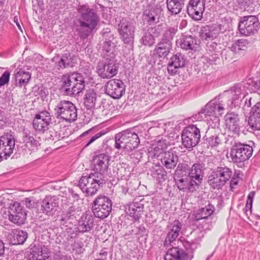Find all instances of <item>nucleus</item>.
I'll return each instance as SVG.
<instances>
[{
  "label": "nucleus",
  "instance_id": "obj_13",
  "mask_svg": "<svg viewBox=\"0 0 260 260\" xmlns=\"http://www.w3.org/2000/svg\"><path fill=\"white\" fill-rule=\"evenodd\" d=\"M207 158L206 156H200L195 163L190 165V178L194 179L195 182L197 181V186H199L202 182L206 170L205 162Z\"/></svg>",
  "mask_w": 260,
  "mask_h": 260
},
{
  "label": "nucleus",
  "instance_id": "obj_38",
  "mask_svg": "<svg viewBox=\"0 0 260 260\" xmlns=\"http://www.w3.org/2000/svg\"><path fill=\"white\" fill-rule=\"evenodd\" d=\"M215 208L214 205L208 203V205L205 206L204 208H201L197 211L195 215V218L197 220H199L202 219H207L211 216L214 212Z\"/></svg>",
  "mask_w": 260,
  "mask_h": 260
},
{
  "label": "nucleus",
  "instance_id": "obj_18",
  "mask_svg": "<svg viewBox=\"0 0 260 260\" xmlns=\"http://www.w3.org/2000/svg\"><path fill=\"white\" fill-rule=\"evenodd\" d=\"M224 118L225 128L234 134H238L241 124L239 115L234 112H229Z\"/></svg>",
  "mask_w": 260,
  "mask_h": 260
},
{
  "label": "nucleus",
  "instance_id": "obj_23",
  "mask_svg": "<svg viewBox=\"0 0 260 260\" xmlns=\"http://www.w3.org/2000/svg\"><path fill=\"white\" fill-rule=\"evenodd\" d=\"M31 78V73L26 72L22 69H17L14 71V77H12V82L16 87H25Z\"/></svg>",
  "mask_w": 260,
  "mask_h": 260
},
{
  "label": "nucleus",
  "instance_id": "obj_44",
  "mask_svg": "<svg viewBox=\"0 0 260 260\" xmlns=\"http://www.w3.org/2000/svg\"><path fill=\"white\" fill-rule=\"evenodd\" d=\"M131 135H129V139L127 140L128 142L126 143L127 149H125V151H132L133 149L137 148L140 144V139L138 135L135 132L131 130Z\"/></svg>",
  "mask_w": 260,
  "mask_h": 260
},
{
  "label": "nucleus",
  "instance_id": "obj_25",
  "mask_svg": "<svg viewBox=\"0 0 260 260\" xmlns=\"http://www.w3.org/2000/svg\"><path fill=\"white\" fill-rule=\"evenodd\" d=\"M73 75H75V79L74 80L73 86L71 89H66L69 94H78L85 88V78L81 73L73 72Z\"/></svg>",
  "mask_w": 260,
  "mask_h": 260
},
{
  "label": "nucleus",
  "instance_id": "obj_52",
  "mask_svg": "<svg viewBox=\"0 0 260 260\" xmlns=\"http://www.w3.org/2000/svg\"><path fill=\"white\" fill-rule=\"evenodd\" d=\"M219 54H211L208 56L204 55L202 57L203 62L204 64H208L209 65L217 64L220 63L221 59Z\"/></svg>",
  "mask_w": 260,
  "mask_h": 260
},
{
  "label": "nucleus",
  "instance_id": "obj_3",
  "mask_svg": "<svg viewBox=\"0 0 260 260\" xmlns=\"http://www.w3.org/2000/svg\"><path fill=\"white\" fill-rule=\"evenodd\" d=\"M181 139L184 147L192 150L201 142L200 129L194 124L188 125L182 131Z\"/></svg>",
  "mask_w": 260,
  "mask_h": 260
},
{
  "label": "nucleus",
  "instance_id": "obj_2",
  "mask_svg": "<svg viewBox=\"0 0 260 260\" xmlns=\"http://www.w3.org/2000/svg\"><path fill=\"white\" fill-rule=\"evenodd\" d=\"M56 118L69 122H73L77 118V110L71 102L66 100L60 101L54 108Z\"/></svg>",
  "mask_w": 260,
  "mask_h": 260
},
{
  "label": "nucleus",
  "instance_id": "obj_57",
  "mask_svg": "<svg viewBox=\"0 0 260 260\" xmlns=\"http://www.w3.org/2000/svg\"><path fill=\"white\" fill-rule=\"evenodd\" d=\"M219 44H217L216 42H212L208 46L210 52L209 53L214 54H219V56L221 54H224V55L226 56L227 55V53H230V52L225 50L221 52V48L219 47Z\"/></svg>",
  "mask_w": 260,
  "mask_h": 260
},
{
  "label": "nucleus",
  "instance_id": "obj_46",
  "mask_svg": "<svg viewBox=\"0 0 260 260\" xmlns=\"http://www.w3.org/2000/svg\"><path fill=\"white\" fill-rule=\"evenodd\" d=\"M140 42L145 46L150 47L155 44V39L154 36L151 34V32L147 30L144 31L143 36L140 40Z\"/></svg>",
  "mask_w": 260,
  "mask_h": 260
},
{
  "label": "nucleus",
  "instance_id": "obj_56",
  "mask_svg": "<svg viewBox=\"0 0 260 260\" xmlns=\"http://www.w3.org/2000/svg\"><path fill=\"white\" fill-rule=\"evenodd\" d=\"M248 125L254 131H260V116L249 115Z\"/></svg>",
  "mask_w": 260,
  "mask_h": 260
},
{
  "label": "nucleus",
  "instance_id": "obj_28",
  "mask_svg": "<svg viewBox=\"0 0 260 260\" xmlns=\"http://www.w3.org/2000/svg\"><path fill=\"white\" fill-rule=\"evenodd\" d=\"M114 64L108 61L107 63L99 62L96 67L97 72L103 78H110L114 76Z\"/></svg>",
  "mask_w": 260,
  "mask_h": 260
},
{
  "label": "nucleus",
  "instance_id": "obj_26",
  "mask_svg": "<svg viewBox=\"0 0 260 260\" xmlns=\"http://www.w3.org/2000/svg\"><path fill=\"white\" fill-rule=\"evenodd\" d=\"M172 46V44L160 40L153 51V57L158 59H164L170 53Z\"/></svg>",
  "mask_w": 260,
  "mask_h": 260
},
{
  "label": "nucleus",
  "instance_id": "obj_50",
  "mask_svg": "<svg viewBox=\"0 0 260 260\" xmlns=\"http://www.w3.org/2000/svg\"><path fill=\"white\" fill-rule=\"evenodd\" d=\"M248 44V41L244 39H239L236 41L234 43L232 44L231 47H230V53H227L228 54H230L231 52H238L240 50H243L245 49V48L246 47V45Z\"/></svg>",
  "mask_w": 260,
  "mask_h": 260
},
{
  "label": "nucleus",
  "instance_id": "obj_53",
  "mask_svg": "<svg viewBox=\"0 0 260 260\" xmlns=\"http://www.w3.org/2000/svg\"><path fill=\"white\" fill-rule=\"evenodd\" d=\"M199 36L202 40L214 39L209 25H206L200 28L199 31Z\"/></svg>",
  "mask_w": 260,
  "mask_h": 260
},
{
  "label": "nucleus",
  "instance_id": "obj_1",
  "mask_svg": "<svg viewBox=\"0 0 260 260\" xmlns=\"http://www.w3.org/2000/svg\"><path fill=\"white\" fill-rule=\"evenodd\" d=\"M77 11L79 17L74 20V27L80 39L84 40L96 28L100 18L96 10L87 4L79 5Z\"/></svg>",
  "mask_w": 260,
  "mask_h": 260
},
{
  "label": "nucleus",
  "instance_id": "obj_36",
  "mask_svg": "<svg viewBox=\"0 0 260 260\" xmlns=\"http://www.w3.org/2000/svg\"><path fill=\"white\" fill-rule=\"evenodd\" d=\"M190 162L186 161L179 162L175 170L174 176L190 178Z\"/></svg>",
  "mask_w": 260,
  "mask_h": 260
},
{
  "label": "nucleus",
  "instance_id": "obj_34",
  "mask_svg": "<svg viewBox=\"0 0 260 260\" xmlns=\"http://www.w3.org/2000/svg\"><path fill=\"white\" fill-rule=\"evenodd\" d=\"M150 172L151 175L156 179L158 183H161L167 179V173L162 166L158 165L152 167Z\"/></svg>",
  "mask_w": 260,
  "mask_h": 260
},
{
  "label": "nucleus",
  "instance_id": "obj_58",
  "mask_svg": "<svg viewBox=\"0 0 260 260\" xmlns=\"http://www.w3.org/2000/svg\"><path fill=\"white\" fill-rule=\"evenodd\" d=\"M163 24L162 23L156 25L154 26H151L148 28L147 30L151 32V34L154 36V37H159L163 31Z\"/></svg>",
  "mask_w": 260,
  "mask_h": 260
},
{
  "label": "nucleus",
  "instance_id": "obj_64",
  "mask_svg": "<svg viewBox=\"0 0 260 260\" xmlns=\"http://www.w3.org/2000/svg\"><path fill=\"white\" fill-rule=\"evenodd\" d=\"M120 216L118 217V219L116 222V225L117 229H118V233L121 231V230L126 225L127 222L126 220L128 218L127 217L126 213H121Z\"/></svg>",
  "mask_w": 260,
  "mask_h": 260
},
{
  "label": "nucleus",
  "instance_id": "obj_51",
  "mask_svg": "<svg viewBox=\"0 0 260 260\" xmlns=\"http://www.w3.org/2000/svg\"><path fill=\"white\" fill-rule=\"evenodd\" d=\"M233 88H234L233 91L234 93H237L239 95H242V100H244L246 94H248V89L245 81L243 80L239 83L235 84Z\"/></svg>",
  "mask_w": 260,
  "mask_h": 260
},
{
  "label": "nucleus",
  "instance_id": "obj_35",
  "mask_svg": "<svg viewBox=\"0 0 260 260\" xmlns=\"http://www.w3.org/2000/svg\"><path fill=\"white\" fill-rule=\"evenodd\" d=\"M75 75H73V73L64 74L61 78L60 90L63 92V93L67 95H73L74 94H69L66 89H71V86H73Z\"/></svg>",
  "mask_w": 260,
  "mask_h": 260
},
{
  "label": "nucleus",
  "instance_id": "obj_19",
  "mask_svg": "<svg viewBox=\"0 0 260 260\" xmlns=\"http://www.w3.org/2000/svg\"><path fill=\"white\" fill-rule=\"evenodd\" d=\"M128 206V211H126V214L132 218L133 222L139 221L144 212V199H141L140 201H134L129 203Z\"/></svg>",
  "mask_w": 260,
  "mask_h": 260
},
{
  "label": "nucleus",
  "instance_id": "obj_24",
  "mask_svg": "<svg viewBox=\"0 0 260 260\" xmlns=\"http://www.w3.org/2000/svg\"><path fill=\"white\" fill-rule=\"evenodd\" d=\"M131 128H127L115 135V148L121 150L120 154L125 150V149L128 148L126 147V143L128 142L127 140L131 135Z\"/></svg>",
  "mask_w": 260,
  "mask_h": 260
},
{
  "label": "nucleus",
  "instance_id": "obj_12",
  "mask_svg": "<svg viewBox=\"0 0 260 260\" xmlns=\"http://www.w3.org/2000/svg\"><path fill=\"white\" fill-rule=\"evenodd\" d=\"M222 136V134L218 130L216 131L213 128H209L201 139L200 145L207 149L216 147L221 143Z\"/></svg>",
  "mask_w": 260,
  "mask_h": 260
},
{
  "label": "nucleus",
  "instance_id": "obj_39",
  "mask_svg": "<svg viewBox=\"0 0 260 260\" xmlns=\"http://www.w3.org/2000/svg\"><path fill=\"white\" fill-rule=\"evenodd\" d=\"M168 251L174 257V260H190L188 254L178 247H172L169 248Z\"/></svg>",
  "mask_w": 260,
  "mask_h": 260
},
{
  "label": "nucleus",
  "instance_id": "obj_11",
  "mask_svg": "<svg viewBox=\"0 0 260 260\" xmlns=\"http://www.w3.org/2000/svg\"><path fill=\"white\" fill-rule=\"evenodd\" d=\"M91 212L86 211L77 221V226L73 233L76 234L90 232L94 226V217Z\"/></svg>",
  "mask_w": 260,
  "mask_h": 260
},
{
  "label": "nucleus",
  "instance_id": "obj_14",
  "mask_svg": "<svg viewBox=\"0 0 260 260\" xmlns=\"http://www.w3.org/2000/svg\"><path fill=\"white\" fill-rule=\"evenodd\" d=\"M222 97L219 95L218 98L209 102L204 108L205 110L206 115L209 116H214V119L219 121L218 116L222 114L224 110V104L222 103Z\"/></svg>",
  "mask_w": 260,
  "mask_h": 260
},
{
  "label": "nucleus",
  "instance_id": "obj_10",
  "mask_svg": "<svg viewBox=\"0 0 260 260\" xmlns=\"http://www.w3.org/2000/svg\"><path fill=\"white\" fill-rule=\"evenodd\" d=\"M78 211L74 206H70L67 210L62 211L59 219L60 224L66 228L68 233L71 232L72 228L78 221Z\"/></svg>",
  "mask_w": 260,
  "mask_h": 260
},
{
  "label": "nucleus",
  "instance_id": "obj_6",
  "mask_svg": "<svg viewBox=\"0 0 260 260\" xmlns=\"http://www.w3.org/2000/svg\"><path fill=\"white\" fill-rule=\"evenodd\" d=\"M112 206L111 200L106 196L101 195L93 201L92 211L95 217L104 219L109 215Z\"/></svg>",
  "mask_w": 260,
  "mask_h": 260
},
{
  "label": "nucleus",
  "instance_id": "obj_63",
  "mask_svg": "<svg viewBox=\"0 0 260 260\" xmlns=\"http://www.w3.org/2000/svg\"><path fill=\"white\" fill-rule=\"evenodd\" d=\"M34 92L35 96L39 95L42 98H45L48 94V90L42 85L40 86H35L34 87Z\"/></svg>",
  "mask_w": 260,
  "mask_h": 260
},
{
  "label": "nucleus",
  "instance_id": "obj_41",
  "mask_svg": "<svg viewBox=\"0 0 260 260\" xmlns=\"http://www.w3.org/2000/svg\"><path fill=\"white\" fill-rule=\"evenodd\" d=\"M178 31V25L168 27L164 32L160 40L165 42L167 41V43L172 44V41Z\"/></svg>",
  "mask_w": 260,
  "mask_h": 260
},
{
  "label": "nucleus",
  "instance_id": "obj_32",
  "mask_svg": "<svg viewBox=\"0 0 260 260\" xmlns=\"http://www.w3.org/2000/svg\"><path fill=\"white\" fill-rule=\"evenodd\" d=\"M185 0H167V8L171 15L179 14L185 5Z\"/></svg>",
  "mask_w": 260,
  "mask_h": 260
},
{
  "label": "nucleus",
  "instance_id": "obj_61",
  "mask_svg": "<svg viewBox=\"0 0 260 260\" xmlns=\"http://www.w3.org/2000/svg\"><path fill=\"white\" fill-rule=\"evenodd\" d=\"M241 98H242V95L234 93L232 99L228 101L229 102L227 103L228 106L231 108L238 106L240 102H242L243 101L242 99L241 100Z\"/></svg>",
  "mask_w": 260,
  "mask_h": 260
},
{
  "label": "nucleus",
  "instance_id": "obj_37",
  "mask_svg": "<svg viewBox=\"0 0 260 260\" xmlns=\"http://www.w3.org/2000/svg\"><path fill=\"white\" fill-rule=\"evenodd\" d=\"M207 182L210 188L213 189H220L225 185L222 179L220 178L216 173L213 172V169L208 175Z\"/></svg>",
  "mask_w": 260,
  "mask_h": 260
},
{
  "label": "nucleus",
  "instance_id": "obj_30",
  "mask_svg": "<svg viewBox=\"0 0 260 260\" xmlns=\"http://www.w3.org/2000/svg\"><path fill=\"white\" fill-rule=\"evenodd\" d=\"M179 43L180 48L185 50H193L197 45L196 37L189 35H182Z\"/></svg>",
  "mask_w": 260,
  "mask_h": 260
},
{
  "label": "nucleus",
  "instance_id": "obj_62",
  "mask_svg": "<svg viewBox=\"0 0 260 260\" xmlns=\"http://www.w3.org/2000/svg\"><path fill=\"white\" fill-rule=\"evenodd\" d=\"M114 79L107 82L105 86V92L109 98L114 99Z\"/></svg>",
  "mask_w": 260,
  "mask_h": 260
},
{
  "label": "nucleus",
  "instance_id": "obj_49",
  "mask_svg": "<svg viewBox=\"0 0 260 260\" xmlns=\"http://www.w3.org/2000/svg\"><path fill=\"white\" fill-rule=\"evenodd\" d=\"M104 172L96 171L94 173H90L88 176L90 180L95 182L99 187L102 186L106 182L103 175Z\"/></svg>",
  "mask_w": 260,
  "mask_h": 260
},
{
  "label": "nucleus",
  "instance_id": "obj_60",
  "mask_svg": "<svg viewBox=\"0 0 260 260\" xmlns=\"http://www.w3.org/2000/svg\"><path fill=\"white\" fill-rule=\"evenodd\" d=\"M170 228V232L179 235V232L182 228V222L179 220H175L171 223Z\"/></svg>",
  "mask_w": 260,
  "mask_h": 260
},
{
  "label": "nucleus",
  "instance_id": "obj_42",
  "mask_svg": "<svg viewBox=\"0 0 260 260\" xmlns=\"http://www.w3.org/2000/svg\"><path fill=\"white\" fill-rule=\"evenodd\" d=\"M41 245L40 243H35L30 248V253L28 260H46V255H43L40 253Z\"/></svg>",
  "mask_w": 260,
  "mask_h": 260
},
{
  "label": "nucleus",
  "instance_id": "obj_48",
  "mask_svg": "<svg viewBox=\"0 0 260 260\" xmlns=\"http://www.w3.org/2000/svg\"><path fill=\"white\" fill-rule=\"evenodd\" d=\"M189 177L174 176L175 184L180 190L185 191V189L189 183Z\"/></svg>",
  "mask_w": 260,
  "mask_h": 260
},
{
  "label": "nucleus",
  "instance_id": "obj_45",
  "mask_svg": "<svg viewBox=\"0 0 260 260\" xmlns=\"http://www.w3.org/2000/svg\"><path fill=\"white\" fill-rule=\"evenodd\" d=\"M248 91L250 92H256L260 90V77L249 78L244 80Z\"/></svg>",
  "mask_w": 260,
  "mask_h": 260
},
{
  "label": "nucleus",
  "instance_id": "obj_55",
  "mask_svg": "<svg viewBox=\"0 0 260 260\" xmlns=\"http://www.w3.org/2000/svg\"><path fill=\"white\" fill-rule=\"evenodd\" d=\"M115 83L116 86L115 88V99H119L125 93V85L122 81L117 80L116 81L115 79Z\"/></svg>",
  "mask_w": 260,
  "mask_h": 260
},
{
  "label": "nucleus",
  "instance_id": "obj_47",
  "mask_svg": "<svg viewBox=\"0 0 260 260\" xmlns=\"http://www.w3.org/2000/svg\"><path fill=\"white\" fill-rule=\"evenodd\" d=\"M49 123L44 121L40 118V116H35L33 120V127L36 130L40 132H44L48 129Z\"/></svg>",
  "mask_w": 260,
  "mask_h": 260
},
{
  "label": "nucleus",
  "instance_id": "obj_7",
  "mask_svg": "<svg viewBox=\"0 0 260 260\" xmlns=\"http://www.w3.org/2000/svg\"><path fill=\"white\" fill-rule=\"evenodd\" d=\"M117 31L120 39L126 44L132 45L134 42L135 28L126 18H122L118 24Z\"/></svg>",
  "mask_w": 260,
  "mask_h": 260
},
{
  "label": "nucleus",
  "instance_id": "obj_22",
  "mask_svg": "<svg viewBox=\"0 0 260 260\" xmlns=\"http://www.w3.org/2000/svg\"><path fill=\"white\" fill-rule=\"evenodd\" d=\"M78 186L83 192L91 196L94 195L100 188L99 185L90 180L87 176H82L79 181Z\"/></svg>",
  "mask_w": 260,
  "mask_h": 260
},
{
  "label": "nucleus",
  "instance_id": "obj_5",
  "mask_svg": "<svg viewBox=\"0 0 260 260\" xmlns=\"http://www.w3.org/2000/svg\"><path fill=\"white\" fill-rule=\"evenodd\" d=\"M260 28L258 18L254 15L240 17L239 19L238 29L241 34L250 36L257 34Z\"/></svg>",
  "mask_w": 260,
  "mask_h": 260
},
{
  "label": "nucleus",
  "instance_id": "obj_8",
  "mask_svg": "<svg viewBox=\"0 0 260 260\" xmlns=\"http://www.w3.org/2000/svg\"><path fill=\"white\" fill-rule=\"evenodd\" d=\"M16 140L13 133H7L0 136V162L7 159L13 153Z\"/></svg>",
  "mask_w": 260,
  "mask_h": 260
},
{
  "label": "nucleus",
  "instance_id": "obj_21",
  "mask_svg": "<svg viewBox=\"0 0 260 260\" xmlns=\"http://www.w3.org/2000/svg\"><path fill=\"white\" fill-rule=\"evenodd\" d=\"M58 69H64L72 68L77 63V58L75 55L67 52L61 56L57 55L53 59Z\"/></svg>",
  "mask_w": 260,
  "mask_h": 260
},
{
  "label": "nucleus",
  "instance_id": "obj_9",
  "mask_svg": "<svg viewBox=\"0 0 260 260\" xmlns=\"http://www.w3.org/2000/svg\"><path fill=\"white\" fill-rule=\"evenodd\" d=\"M26 211L20 203L16 202L11 206L9 210L8 219L12 223L21 225L26 219Z\"/></svg>",
  "mask_w": 260,
  "mask_h": 260
},
{
  "label": "nucleus",
  "instance_id": "obj_17",
  "mask_svg": "<svg viewBox=\"0 0 260 260\" xmlns=\"http://www.w3.org/2000/svg\"><path fill=\"white\" fill-rule=\"evenodd\" d=\"M158 156L163 165L162 166H164L167 169H174L176 166L179 159L177 152L173 149L159 153Z\"/></svg>",
  "mask_w": 260,
  "mask_h": 260
},
{
  "label": "nucleus",
  "instance_id": "obj_15",
  "mask_svg": "<svg viewBox=\"0 0 260 260\" xmlns=\"http://www.w3.org/2000/svg\"><path fill=\"white\" fill-rule=\"evenodd\" d=\"M205 2V0H189L186 8L188 15L195 20H201Z\"/></svg>",
  "mask_w": 260,
  "mask_h": 260
},
{
  "label": "nucleus",
  "instance_id": "obj_31",
  "mask_svg": "<svg viewBox=\"0 0 260 260\" xmlns=\"http://www.w3.org/2000/svg\"><path fill=\"white\" fill-rule=\"evenodd\" d=\"M213 172L216 173V175L222 179L225 184L230 180L233 174L232 169L224 164H220V166L213 169Z\"/></svg>",
  "mask_w": 260,
  "mask_h": 260
},
{
  "label": "nucleus",
  "instance_id": "obj_33",
  "mask_svg": "<svg viewBox=\"0 0 260 260\" xmlns=\"http://www.w3.org/2000/svg\"><path fill=\"white\" fill-rule=\"evenodd\" d=\"M83 100L84 106L87 110H93L95 109L97 94L94 89L87 90Z\"/></svg>",
  "mask_w": 260,
  "mask_h": 260
},
{
  "label": "nucleus",
  "instance_id": "obj_59",
  "mask_svg": "<svg viewBox=\"0 0 260 260\" xmlns=\"http://www.w3.org/2000/svg\"><path fill=\"white\" fill-rule=\"evenodd\" d=\"M115 186H116V189L118 192H121L124 194H125L128 191V188L127 187L126 179L118 181V182L115 184Z\"/></svg>",
  "mask_w": 260,
  "mask_h": 260
},
{
  "label": "nucleus",
  "instance_id": "obj_54",
  "mask_svg": "<svg viewBox=\"0 0 260 260\" xmlns=\"http://www.w3.org/2000/svg\"><path fill=\"white\" fill-rule=\"evenodd\" d=\"M23 140L26 145L29 144L32 147L37 148L40 145L38 141L35 139L32 135H30V131H24L23 132Z\"/></svg>",
  "mask_w": 260,
  "mask_h": 260
},
{
  "label": "nucleus",
  "instance_id": "obj_29",
  "mask_svg": "<svg viewBox=\"0 0 260 260\" xmlns=\"http://www.w3.org/2000/svg\"><path fill=\"white\" fill-rule=\"evenodd\" d=\"M108 157L105 154L96 155L92 159L94 170L99 172H105L108 169Z\"/></svg>",
  "mask_w": 260,
  "mask_h": 260
},
{
  "label": "nucleus",
  "instance_id": "obj_20",
  "mask_svg": "<svg viewBox=\"0 0 260 260\" xmlns=\"http://www.w3.org/2000/svg\"><path fill=\"white\" fill-rule=\"evenodd\" d=\"M58 199L56 197L46 196L41 203V211L48 216H52L58 207Z\"/></svg>",
  "mask_w": 260,
  "mask_h": 260
},
{
  "label": "nucleus",
  "instance_id": "obj_40",
  "mask_svg": "<svg viewBox=\"0 0 260 260\" xmlns=\"http://www.w3.org/2000/svg\"><path fill=\"white\" fill-rule=\"evenodd\" d=\"M157 13L156 9L154 8L146 9L143 12V16L144 20L149 25H152L157 22L156 21V16Z\"/></svg>",
  "mask_w": 260,
  "mask_h": 260
},
{
  "label": "nucleus",
  "instance_id": "obj_4",
  "mask_svg": "<svg viewBox=\"0 0 260 260\" xmlns=\"http://www.w3.org/2000/svg\"><path fill=\"white\" fill-rule=\"evenodd\" d=\"M253 148L250 144L235 142L231 149L230 154L234 162H243L252 156Z\"/></svg>",
  "mask_w": 260,
  "mask_h": 260
},
{
  "label": "nucleus",
  "instance_id": "obj_43",
  "mask_svg": "<svg viewBox=\"0 0 260 260\" xmlns=\"http://www.w3.org/2000/svg\"><path fill=\"white\" fill-rule=\"evenodd\" d=\"M233 19L231 16H225L218 23H216L220 34L230 31L232 28Z\"/></svg>",
  "mask_w": 260,
  "mask_h": 260
},
{
  "label": "nucleus",
  "instance_id": "obj_27",
  "mask_svg": "<svg viewBox=\"0 0 260 260\" xmlns=\"http://www.w3.org/2000/svg\"><path fill=\"white\" fill-rule=\"evenodd\" d=\"M26 232L19 229L12 230L7 236L11 244L13 245L23 244L27 238Z\"/></svg>",
  "mask_w": 260,
  "mask_h": 260
},
{
  "label": "nucleus",
  "instance_id": "obj_16",
  "mask_svg": "<svg viewBox=\"0 0 260 260\" xmlns=\"http://www.w3.org/2000/svg\"><path fill=\"white\" fill-rule=\"evenodd\" d=\"M186 62L187 60L184 54L179 52L174 54L168 63L169 74L172 76L179 74V69L185 67Z\"/></svg>",
  "mask_w": 260,
  "mask_h": 260
}]
</instances>
